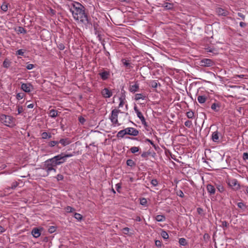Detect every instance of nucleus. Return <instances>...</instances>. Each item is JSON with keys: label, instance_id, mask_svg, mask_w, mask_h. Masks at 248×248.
I'll return each instance as SVG.
<instances>
[{"label": "nucleus", "instance_id": "obj_1", "mask_svg": "<svg viewBox=\"0 0 248 248\" xmlns=\"http://www.w3.org/2000/svg\"><path fill=\"white\" fill-rule=\"evenodd\" d=\"M84 9V7L80 3L75 2L72 4L70 11L75 20L86 24L88 23V19Z\"/></svg>", "mask_w": 248, "mask_h": 248}, {"label": "nucleus", "instance_id": "obj_2", "mask_svg": "<svg viewBox=\"0 0 248 248\" xmlns=\"http://www.w3.org/2000/svg\"><path fill=\"white\" fill-rule=\"evenodd\" d=\"M0 121L5 125L13 126L15 125V119L9 115L2 114L0 116Z\"/></svg>", "mask_w": 248, "mask_h": 248}, {"label": "nucleus", "instance_id": "obj_3", "mask_svg": "<svg viewBox=\"0 0 248 248\" xmlns=\"http://www.w3.org/2000/svg\"><path fill=\"white\" fill-rule=\"evenodd\" d=\"M55 165L52 163L51 160L49 159L45 161L42 169L44 170L48 174L51 171L56 172V169L54 168Z\"/></svg>", "mask_w": 248, "mask_h": 248}, {"label": "nucleus", "instance_id": "obj_4", "mask_svg": "<svg viewBox=\"0 0 248 248\" xmlns=\"http://www.w3.org/2000/svg\"><path fill=\"white\" fill-rule=\"evenodd\" d=\"M50 159L51 160V161L55 166L60 165L65 162L63 157V153H61V154L56 155L50 158Z\"/></svg>", "mask_w": 248, "mask_h": 248}, {"label": "nucleus", "instance_id": "obj_5", "mask_svg": "<svg viewBox=\"0 0 248 248\" xmlns=\"http://www.w3.org/2000/svg\"><path fill=\"white\" fill-rule=\"evenodd\" d=\"M119 112H121V111L119 109H114L111 111V114L110 117V119L112 123L115 125L118 124V116Z\"/></svg>", "mask_w": 248, "mask_h": 248}, {"label": "nucleus", "instance_id": "obj_6", "mask_svg": "<svg viewBox=\"0 0 248 248\" xmlns=\"http://www.w3.org/2000/svg\"><path fill=\"white\" fill-rule=\"evenodd\" d=\"M227 184L235 190L240 189L241 187L236 179H229L227 181Z\"/></svg>", "mask_w": 248, "mask_h": 248}, {"label": "nucleus", "instance_id": "obj_7", "mask_svg": "<svg viewBox=\"0 0 248 248\" xmlns=\"http://www.w3.org/2000/svg\"><path fill=\"white\" fill-rule=\"evenodd\" d=\"M21 89L26 93H30L34 90V87L31 83H22Z\"/></svg>", "mask_w": 248, "mask_h": 248}, {"label": "nucleus", "instance_id": "obj_8", "mask_svg": "<svg viewBox=\"0 0 248 248\" xmlns=\"http://www.w3.org/2000/svg\"><path fill=\"white\" fill-rule=\"evenodd\" d=\"M213 61L209 59H203L200 61V65L203 67H211L214 65Z\"/></svg>", "mask_w": 248, "mask_h": 248}, {"label": "nucleus", "instance_id": "obj_9", "mask_svg": "<svg viewBox=\"0 0 248 248\" xmlns=\"http://www.w3.org/2000/svg\"><path fill=\"white\" fill-rule=\"evenodd\" d=\"M139 89V84L138 82L135 81L134 82H131L130 83V85L129 87V91L133 93H134L137 91H138Z\"/></svg>", "mask_w": 248, "mask_h": 248}, {"label": "nucleus", "instance_id": "obj_10", "mask_svg": "<svg viewBox=\"0 0 248 248\" xmlns=\"http://www.w3.org/2000/svg\"><path fill=\"white\" fill-rule=\"evenodd\" d=\"M134 110L137 113L138 117L141 120V123L145 126H147V123L146 122L145 119L143 116L142 114L140 111L139 110L138 108L136 106L134 107Z\"/></svg>", "mask_w": 248, "mask_h": 248}, {"label": "nucleus", "instance_id": "obj_11", "mask_svg": "<svg viewBox=\"0 0 248 248\" xmlns=\"http://www.w3.org/2000/svg\"><path fill=\"white\" fill-rule=\"evenodd\" d=\"M125 129L126 130V134L130 136H137L139 133V131L133 127H128Z\"/></svg>", "mask_w": 248, "mask_h": 248}, {"label": "nucleus", "instance_id": "obj_12", "mask_svg": "<svg viewBox=\"0 0 248 248\" xmlns=\"http://www.w3.org/2000/svg\"><path fill=\"white\" fill-rule=\"evenodd\" d=\"M101 94L104 98H109L112 95V93L108 88H104L101 91Z\"/></svg>", "mask_w": 248, "mask_h": 248}, {"label": "nucleus", "instance_id": "obj_13", "mask_svg": "<svg viewBox=\"0 0 248 248\" xmlns=\"http://www.w3.org/2000/svg\"><path fill=\"white\" fill-rule=\"evenodd\" d=\"M101 79L103 80L108 79L110 76V72L108 71L104 70L99 73Z\"/></svg>", "mask_w": 248, "mask_h": 248}, {"label": "nucleus", "instance_id": "obj_14", "mask_svg": "<svg viewBox=\"0 0 248 248\" xmlns=\"http://www.w3.org/2000/svg\"><path fill=\"white\" fill-rule=\"evenodd\" d=\"M206 189L210 195H213L215 194L216 188L214 186L211 184H208L206 186Z\"/></svg>", "mask_w": 248, "mask_h": 248}, {"label": "nucleus", "instance_id": "obj_15", "mask_svg": "<svg viewBox=\"0 0 248 248\" xmlns=\"http://www.w3.org/2000/svg\"><path fill=\"white\" fill-rule=\"evenodd\" d=\"M221 134L217 131H216L214 132L212 135V140L215 142H218L219 141V136Z\"/></svg>", "mask_w": 248, "mask_h": 248}, {"label": "nucleus", "instance_id": "obj_16", "mask_svg": "<svg viewBox=\"0 0 248 248\" xmlns=\"http://www.w3.org/2000/svg\"><path fill=\"white\" fill-rule=\"evenodd\" d=\"M216 12L218 16H227L229 12L222 8H218L216 10Z\"/></svg>", "mask_w": 248, "mask_h": 248}, {"label": "nucleus", "instance_id": "obj_17", "mask_svg": "<svg viewBox=\"0 0 248 248\" xmlns=\"http://www.w3.org/2000/svg\"><path fill=\"white\" fill-rule=\"evenodd\" d=\"M59 144H62L63 146H65L67 145H69L71 142V140L68 138H64V139H61L58 141Z\"/></svg>", "mask_w": 248, "mask_h": 248}, {"label": "nucleus", "instance_id": "obj_18", "mask_svg": "<svg viewBox=\"0 0 248 248\" xmlns=\"http://www.w3.org/2000/svg\"><path fill=\"white\" fill-rule=\"evenodd\" d=\"M121 62L123 65L128 70H130L132 66L131 65V63L129 61L126 59H122Z\"/></svg>", "mask_w": 248, "mask_h": 248}, {"label": "nucleus", "instance_id": "obj_19", "mask_svg": "<svg viewBox=\"0 0 248 248\" xmlns=\"http://www.w3.org/2000/svg\"><path fill=\"white\" fill-rule=\"evenodd\" d=\"M48 146L51 148L56 146L57 149L59 150L61 149V147L59 146L58 141L57 140H52L48 142Z\"/></svg>", "mask_w": 248, "mask_h": 248}, {"label": "nucleus", "instance_id": "obj_20", "mask_svg": "<svg viewBox=\"0 0 248 248\" xmlns=\"http://www.w3.org/2000/svg\"><path fill=\"white\" fill-rule=\"evenodd\" d=\"M33 236L35 238H38L40 236L41 232L40 230L37 228H34L31 232Z\"/></svg>", "mask_w": 248, "mask_h": 248}, {"label": "nucleus", "instance_id": "obj_21", "mask_svg": "<svg viewBox=\"0 0 248 248\" xmlns=\"http://www.w3.org/2000/svg\"><path fill=\"white\" fill-rule=\"evenodd\" d=\"M211 109L216 112L219 111L220 105L219 103H214L211 105Z\"/></svg>", "mask_w": 248, "mask_h": 248}, {"label": "nucleus", "instance_id": "obj_22", "mask_svg": "<svg viewBox=\"0 0 248 248\" xmlns=\"http://www.w3.org/2000/svg\"><path fill=\"white\" fill-rule=\"evenodd\" d=\"M52 137L51 134L50 133L43 132L41 134V138L42 139H49Z\"/></svg>", "mask_w": 248, "mask_h": 248}, {"label": "nucleus", "instance_id": "obj_23", "mask_svg": "<svg viewBox=\"0 0 248 248\" xmlns=\"http://www.w3.org/2000/svg\"><path fill=\"white\" fill-rule=\"evenodd\" d=\"M206 97L204 95H199L197 97L198 101L201 104L205 103L206 100Z\"/></svg>", "mask_w": 248, "mask_h": 248}, {"label": "nucleus", "instance_id": "obj_24", "mask_svg": "<svg viewBox=\"0 0 248 248\" xmlns=\"http://www.w3.org/2000/svg\"><path fill=\"white\" fill-rule=\"evenodd\" d=\"M146 98V96L143 95L142 93H137L135 96V99L136 101H138L140 99L144 100Z\"/></svg>", "mask_w": 248, "mask_h": 248}, {"label": "nucleus", "instance_id": "obj_25", "mask_svg": "<svg viewBox=\"0 0 248 248\" xmlns=\"http://www.w3.org/2000/svg\"><path fill=\"white\" fill-rule=\"evenodd\" d=\"M58 115L57 110L52 109L49 111V116L52 118L56 117Z\"/></svg>", "mask_w": 248, "mask_h": 248}, {"label": "nucleus", "instance_id": "obj_26", "mask_svg": "<svg viewBox=\"0 0 248 248\" xmlns=\"http://www.w3.org/2000/svg\"><path fill=\"white\" fill-rule=\"evenodd\" d=\"M11 62L8 59H5L3 62V66L4 68H8L10 66Z\"/></svg>", "mask_w": 248, "mask_h": 248}, {"label": "nucleus", "instance_id": "obj_27", "mask_svg": "<svg viewBox=\"0 0 248 248\" xmlns=\"http://www.w3.org/2000/svg\"><path fill=\"white\" fill-rule=\"evenodd\" d=\"M126 134V130L125 129L120 130L118 132V133L117 134V138H123L124 135Z\"/></svg>", "mask_w": 248, "mask_h": 248}, {"label": "nucleus", "instance_id": "obj_28", "mask_svg": "<svg viewBox=\"0 0 248 248\" xmlns=\"http://www.w3.org/2000/svg\"><path fill=\"white\" fill-rule=\"evenodd\" d=\"M155 219L157 221L162 222L165 221V217L163 215H157L155 217Z\"/></svg>", "mask_w": 248, "mask_h": 248}, {"label": "nucleus", "instance_id": "obj_29", "mask_svg": "<svg viewBox=\"0 0 248 248\" xmlns=\"http://www.w3.org/2000/svg\"><path fill=\"white\" fill-rule=\"evenodd\" d=\"M160 235L164 239H168L169 238V235L165 231L162 230L161 232Z\"/></svg>", "mask_w": 248, "mask_h": 248}, {"label": "nucleus", "instance_id": "obj_30", "mask_svg": "<svg viewBox=\"0 0 248 248\" xmlns=\"http://www.w3.org/2000/svg\"><path fill=\"white\" fill-rule=\"evenodd\" d=\"M179 243L180 245L185 246L187 244L186 240L185 238H181L179 240Z\"/></svg>", "mask_w": 248, "mask_h": 248}, {"label": "nucleus", "instance_id": "obj_31", "mask_svg": "<svg viewBox=\"0 0 248 248\" xmlns=\"http://www.w3.org/2000/svg\"><path fill=\"white\" fill-rule=\"evenodd\" d=\"M17 31L18 33H23V34H25L27 32L26 30L24 28H23L22 27H18Z\"/></svg>", "mask_w": 248, "mask_h": 248}, {"label": "nucleus", "instance_id": "obj_32", "mask_svg": "<svg viewBox=\"0 0 248 248\" xmlns=\"http://www.w3.org/2000/svg\"><path fill=\"white\" fill-rule=\"evenodd\" d=\"M139 149L140 148L139 147L133 146L130 148V151L132 153L135 154L138 152L139 151Z\"/></svg>", "mask_w": 248, "mask_h": 248}, {"label": "nucleus", "instance_id": "obj_33", "mask_svg": "<svg viewBox=\"0 0 248 248\" xmlns=\"http://www.w3.org/2000/svg\"><path fill=\"white\" fill-rule=\"evenodd\" d=\"M186 116L189 119H192L194 117V113L192 111H189L187 112Z\"/></svg>", "mask_w": 248, "mask_h": 248}, {"label": "nucleus", "instance_id": "obj_34", "mask_svg": "<svg viewBox=\"0 0 248 248\" xmlns=\"http://www.w3.org/2000/svg\"><path fill=\"white\" fill-rule=\"evenodd\" d=\"M164 7H165L167 9H171L173 8V4L170 3H165L164 4Z\"/></svg>", "mask_w": 248, "mask_h": 248}, {"label": "nucleus", "instance_id": "obj_35", "mask_svg": "<svg viewBox=\"0 0 248 248\" xmlns=\"http://www.w3.org/2000/svg\"><path fill=\"white\" fill-rule=\"evenodd\" d=\"M126 164L127 166L132 167L135 165V163L133 160L128 159L126 161Z\"/></svg>", "mask_w": 248, "mask_h": 248}, {"label": "nucleus", "instance_id": "obj_36", "mask_svg": "<svg viewBox=\"0 0 248 248\" xmlns=\"http://www.w3.org/2000/svg\"><path fill=\"white\" fill-rule=\"evenodd\" d=\"M217 188V190L219 192H223L224 191V187L221 185H217L216 186Z\"/></svg>", "mask_w": 248, "mask_h": 248}, {"label": "nucleus", "instance_id": "obj_37", "mask_svg": "<svg viewBox=\"0 0 248 248\" xmlns=\"http://www.w3.org/2000/svg\"><path fill=\"white\" fill-rule=\"evenodd\" d=\"M74 217L78 220H81L82 219V215L77 213L74 214Z\"/></svg>", "mask_w": 248, "mask_h": 248}, {"label": "nucleus", "instance_id": "obj_38", "mask_svg": "<svg viewBox=\"0 0 248 248\" xmlns=\"http://www.w3.org/2000/svg\"><path fill=\"white\" fill-rule=\"evenodd\" d=\"M1 9L4 12H6L8 10V5L6 3H3L1 6Z\"/></svg>", "mask_w": 248, "mask_h": 248}, {"label": "nucleus", "instance_id": "obj_39", "mask_svg": "<svg viewBox=\"0 0 248 248\" xmlns=\"http://www.w3.org/2000/svg\"><path fill=\"white\" fill-rule=\"evenodd\" d=\"M65 210L67 213H72L75 211V209L71 206H68L66 207Z\"/></svg>", "mask_w": 248, "mask_h": 248}, {"label": "nucleus", "instance_id": "obj_40", "mask_svg": "<svg viewBox=\"0 0 248 248\" xmlns=\"http://www.w3.org/2000/svg\"><path fill=\"white\" fill-rule=\"evenodd\" d=\"M192 125V122L191 121L187 120L185 122V125L186 127H187L188 128H190Z\"/></svg>", "mask_w": 248, "mask_h": 248}, {"label": "nucleus", "instance_id": "obj_41", "mask_svg": "<svg viewBox=\"0 0 248 248\" xmlns=\"http://www.w3.org/2000/svg\"><path fill=\"white\" fill-rule=\"evenodd\" d=\"M150 155V152H144L141 155V156L143 158H147Z\"/></svg>", "mask_w": 248, "mask_h": 248}, {"label": "nucleus", "instance_id": "obj_42", "mask_svg": "<svg viewBox=\"0 0 248 248\" xmlns=\"http://www.w3.org/2000/svg\"><path fill=\"white\" fill-rule=\"evenodd\" d=\"M24 96V93H18L16 94V99L18 100H20L22 99Z\"/></svg>", "mask_w": 248, "mask_h": 248}, {"label": "nucleus", "instance_id": "obj_43", "mask_svg": "<svg viewBox=\"0 0 248 248\" xmlns=\"http://www.w3.org/2000/svg\"><path fill=\"white\" fill-rule=\"evenodd\" d=\"M157 85L158 84L156 81L154 80L151 82V86L153 88H156L157 87Z\"/></svg>", "mask_w": 248, "mask_h": 248}, {"label": "nucleus", "instance_id": "obj_44", "mask_svg": "<svg viewBox=\"0 0 248 248\" xmlns=\"http://www.w3.org/2000/svg\"><path fill=\"white\" fill-rule=\"evenodd\" d=\"M151 184L153 186H155L158 185V181L156 179H153L151 181Z\"/></svg>", "mask_w": 248, "mask_h": 248}, {"label": "nucleus", "instance_id": "obj_45", "mask_svg": "<svg viewBox=\"0 0 248 248\" xmlns=\"http://www.w3.org/2000/svg\"><path fill=\"white\" fill-rule=\"evenodd\" d=\"M129 230H130L129 228L128 227H125V228H123V233L125 234H127L129 232Z\"/></svg>", "mask_w": 248, "mask_h": 248}, {"label": "nucleus", "instance_id": "obj_46", "mask_svg": "<svg viewBox=\"0 0 248 248\" xmlns=\"http://www.w3.org/2000/svg\"><path fill=\"white\" fill-rule=\"evenodd\" d=\"M243 159L245 161L248 160V153H243Z\"/></svg>", "mask_w": 248, "mask_h": 248}, {"label": "nucleus", "instance_id": "obj_47", "mask_svg": "<svg viewBox=\"0 0 248 248\" xmlns=\"http://www.w3.org/2000/svg\"><path fill=\"white\" fill-rule=\"evenodd\" d=\"M24 52L22 49H19L16 51V54L18 55L23 56L24 55Z\"/></svg>", "mask_w": 248, "mask_h": 248}, {"label": "nucleus", "instance_id": "obj_48", "mask_svg": "<svg viewBox=\"0 0 248 248\" xmlns=\"http://www.w3.org/2000/svg\"><path fill=\"white\" fill-rule=\"evenodd\" d=\"M155 244L156 246L157 247H161L162 246L161 241H160V240H156L155 241Z\"/></svg>", "mask_w": 248, "mask_h": 248}, {"label": "nucleus", "instance_id": "obj_49", "mask_svg": "<svg viewBox=\"0 0 248 248\" xmlns=\"http://www.w3.org/2000/svg\"><path fill=\"white\" fill-rule=\"evenodd\" d=\"M34 67V65L32 64H29L27 65L26 68L28 70H31Z\"/></svg>", "mask_w": 248, "mask_h": 248}, {"label": "nucleus", "instance_id": "obj_50", "mask_svg": "<svg viewBox=\"0 0 248 248\" xmlns=\"http://www.w3.org/2000/svg\"><path fill=\"white\" fill-rule=\"evenodd\" d=\"M73 155L72 154H63V157L65 159V161H66V158L72 157Z\"/></svg>", "mask_w": 248, "mask_h": 248}, {"label": "nucleus", "instance_id": "obj_51", "mask_svg": "<svg viewBox=\"0 0 248 248\" xmlns=\"http://www.w3.org/2000/svg\"><path fill=\"white\" fill-rule=\"evenodd\" d=\"M78 120L79 122L82 124H83L85 122V119L82 116H80L78 118Z\"/></svg>", "mask_w": 248, "mask_h": 248}, {"label": "nucleus", "instance_id": "obj_52", "mask_svg": "<svg viewBox=\"0 0 248 248\" xmlns=\"http://www.w3.org/2000/svg\"><path fill=\"white\" fill-rule=\"evenodd\" d=\"M237 206L239 208L242 209L245 206V204L243 202H240L237 203Z\"/></svg>", "mask_w": 248, "mask_h": 248}, {"label": "nucleus", "instance_id": "obj_53", "mask_svg": "<svg viewBox=\"0 0 248 248\" xmlns=\"http://www.w3.org/2000/svg\"><path fill=\"white\" fill-rule=\"evenodd\" d=\"M17 185H18V184L17 182L13 183L11 185V188L12 189H15L17 186Z\"/></svg>", "mask_w": 248, "mask_h": 248}, {"label": "nucleus", "instance_id": "obj_54", "mask_svg": "<svg viewBox=\"0 0 248 248\" xmlns=\"http://www.w3.org/2000/svg\"><path fill=\"white\" fill-rule=\"evenodd\" d=\"M95 34L97 35V37L98 38V39L100 41H101V39H102V37H101V35L100 34L99 31H95Z\"/></svg>", "mask_w": 248, "mask_h": 248}, {"label": "nucleus", "instance_id": "obj_55", "mask_svg": "<svg viewBox=\"0 0 248 248\" xmlns=\"http://www.w3.org/2000/svg\"><path fill=\"white\" fill-rule=\"evenodd\" d=\"M229 224L226 221H223L222 222V226L227 227L228 226Z\"/></svg>", "mask_w": 248, "mask_h": 248}, {"label": "nucleus", "instance_id": "obj_56", "mask_svg": "<svg viewBox=\"0 0 248 248\" xmlns=\"http://www.w3.org/2000/svg\"><path fill=\"white\" fill-rule=\"evenodd\" d=\"M147 202V201H146V199L145 198H143L141 201H140V204L141 205H145Z\"/></svg>", "mask_w": 248, "mask_h": 248}, {"label": "nucleus", "instance_id": "obj_57", "mask_svg": "<svg viewBox=\"0 0 248 248\" xmlns=\"http://www.w3.org/2000/svg\"><path fill=\"white\" fill-rule=\"evenodd\" d=\"M18 114H19L23 111V108L22 107L18 106Z\"/></svg>", "mask_w": 248, "mask_h": 248}, {"label": "nucleus", "instance_id": "obj_58", "mask_svg": "<svg viewBox=\"0 0 248 248\" xmlns=\"http://www.w3.org/2000/svg\"><path fill=\"white\" fill-rule=\"evenodd\" d=\"M237 15L239 17H241L243 20L245 19V16L243 14L241 13H238Z\"/></svg>", "mask_w": 248, "mask_h": 248}, {"label": "nucleus", "instance_id": "obj_59", "mask_svg": "<svg viewBox=\"0 0 248 248\" xmlns=\"http://www.w3.org/2000/svg\"><path fill=\"white\" fill-rule=\"evenodd\" d=\"M242 187L243 188V190L248 194V186H242Z\"/></svg>", "mask_w": 248, "mask_h": 248}, {"label": "nucleus", "instance_id": "obj_60", "mask_svg": "<svg viewBox=\"0 0 248 248\" xmlns=\"http://www.w3.org/2000/svg\"><path fill=\"white\" fill-rule=\"evenodd\" d=\"M55 231V228L54 227L52 226V227H50V228L49 229V232L50 233L53 232Z\"/></svg>", "mask_w": 248, "mask_h": 248}, {"label": "nucleus", "instance_id": "obj_61", "mask_svg": "<svg viewBox=\"0 0 248 248\" xmlns=\"http://www.w3.org/2000/svg\"><path fill=\"white\" fill-rule=\"evenodd\" d=\"M247 26V24L243 22H240V26L242 28H245Z\"/></svg>", "mask_w": 248, "mask_h": 248}, {"label": "nucleus", "instance_id": "obj_62", "mask_svg": "<svg viewBox=\"0 0 248 248\" xmlns=\"http://www.w3.org/2000/svg\"><path fill=\"white\" fill-rule=\"evenodd\" d=\"M63 179V176L61 174H58L57 175V179L58 180H62Z\"/></svg>", "mask_w": 248, "mask_h": 248}, {"label": "nucleus", "instance_id": "obj_63", "mask_svg": "<svg viewBox=\"0 0 248 248\" xmlns=\"http://www.w3.org/2000/svg\"><path fill=\"white\" fill-rule=\"evenodd\" d=\"M58 47L60 50H63L64 49V46L62 44H60Z\"/></svg>", "mask_w": 248, "mask_h": 248}, {"label": "nucleus", "instance_id": "obj_64", "mask_svg": "<svg viewBox=\"0 0 248 248\" xmlns=\"http://www.w3.org/2000/svg\"><path fill=\"white\" fill-rule=\"evenodd\" d=\"M120 102L119 103V107H121L124 105V100L123 99H122L121 98H120Z\"/></svg>", "mask_w": 248, "mask_h": 248}]
</instances>
